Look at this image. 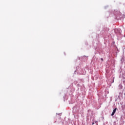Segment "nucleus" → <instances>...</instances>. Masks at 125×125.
Returning <instances> with one entry per match:
<instances>
[{"label": "nucleus", "instance_id": "nucleus-1", "mask_svg": "<svg viewBox=\"0 0 125 125\" xmlns=\"http://www.w3.org/2000/svg\"><path fill=\"white\" fill-rule=\"evenodd\" d=\"M116 111H117V108H115L113 110V112H112V113L111 114V116H114L115 115V113H116Z\"/></svg>", "mask_w": 125, "mask_h": 125}, {"label": "nucleus", "instance_id": "nucleus-2", "mask_svg": "<svg viewBox=\"0 0 125 125\" xmlns=\"http://www.w3.org/2000/svg\"><path fill=\"white\" fill-rule=\"evenodd\" d=\"M101 60H102V61H103V59H101Z\"/></svg>", "mask_w": 125, "mask_h": 125}, {"label": "nucleus", "instance_id": "nucleus-3", "mask_svg": "<svg viewBox=\"0 0 125 125\" xmlns=\"http://www.w3.org/2000/svg\"><path fill=\"white\" fill-rule=\"evenodd\" d=\"M92 125H94V123H92Z\"/></svg>", "mask_w": 125, "mask_h": 125}]
</instances>
